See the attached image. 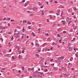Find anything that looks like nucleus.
<instances>
[{"instance_id": "f257e3e1", "label": "nucleus", "mask_w": 78, "mask_h": 78, "mask_svg": "<svg viewBox=\"0 0 78 78\" xmlns=\"http://www.w3.org/2000/svg\"><path fill=\"white\" fill-rule=\"evenodd\" d=\"M20 34L19 33V31H17L16 33H15L14 36H15V35H16V34Z\"/></svg>"}, {"instance_id": "f03ea898", "label": "nucleus", "mask_w": 78, "mask_h": 78, "mask_svg": "<svg viewBox=\"0 0 78 78\" xmlns=\"http://www.w3.org/2000/svg\"><path fill=\"white\" fill-rule=\"evenodd\" d=\"M62 22H63V25H65L66 24V21H62Z\"/></svg>"}, {"instance_id": "7ed1b4c3", "label": "nucleus", "mask_w": 78, "mask_h": 78, "mask_svg": "<svg viewBox=\"0 0 78 78\" xmlns=\"http://www.w3.org/2000/svg\"><path fill=\"white\" fill-rule=\"evenodd\" d=\"M19 35H20V34H16V37L17 38L19 37Z\"/></svg>"}, {"instance_id": "20e7f679", "label": "nucleus", "mask_w": 78, "mask_h": 78, "mask_svg": "<svg viewBox=\"0 0 78 78\" xmlns=\"http://www.w3.org/2000/svg\"><path fill=\"white\" fill-rule=\"evenodd\" d=\"M38 72L39 73H40V72H37V71H35V72H34V73H35V74H36L37 75V73H38Z\"/></svg>"}, {"instance_id": "39448f33", "label": "nucleus", "mask_w": 78, "mask_h": 78, "mask_svg": "<svg viewBox=\"0 0 78 78\" xmlns=\"http://www.w3.org/2000/svg\"><path fill=\"white\" fill-rule=\"evenodd\" d=\"M60 39H61L59 40V42H60V43H61V41H62V37L60 38Z\"/></svg>"}, {"instance_id": "423d86ee", "label": "nucleus", "mask_w": 78, "mask_h": 78, "mask_svg": "<svg viewBox=\"0 0 78 78\" xmlns=\"http://www.w3.org/2000/svg\"><path fill=\"white\" fill-rule=\"evenodd\" d=\"M10 55V54H6L5 56H9V55Z\"/></svg>"}, {"instance_id": "0eeeda50", "label": "nucleus", "mask_w": 78, "mask_h": 78, "mask_svg": "<svg viewBox=\"0 0 78 78\" xmlns=\"http://www.w3.org/2000/svg\"><path fill=\"white\" fill-rule=\"evenodd\" d=\"M61 11L60 10V9H58V10H57V12H58V13H59Z\"/></svg>"}, {"instance_id": "6e6552de", "label": "nucleus", "mask_w": 78, "mask_h": 78, "mask_svg": "<svg viewBox=\"0 0 78 78\" xmlns=\"http://www.w3.org/2000/svg\"><path fill=\"white\" fill-rule=\"evenodd\" d=\"M70 32H73V29H71L70 30Z\"/></svg>"}, {"instance_id": "1a4fd4ad", "label": "nucleus", "mask_w": 78, "mask_h": 78, "mask_svg": "<svg viewBox=\"0 0 78 78\" xmlns=\"http://www.w3.org/2000/svg\"><path fill=\"white\" fill-rule=\"evenodd\" d=\"M74 11H76V8L75 7H74Z\"/></svg>"}, {"instance_id": "9d476101", "label": "nucleus", "mask_w": 78, "mask_h": 78, "mask_svg": "<svg viewBox=\"0 0 78 78\" xmlns=\"http://www.w3.org/2000/svg\"><path fill=\"white\" fill-rule=\"evenodd\" d=\"M72 23V21H69L68 23V25H69V24H70V23Z\"/></svg>"}, {"instance_id": "9b49d317", "label": "nucleus", "mask_w": 78, "mask_h": 78, "mask_svg": "<svg viewBox=\"0 0 78 78\" xmlns=\"http://www.w3.org/2000/svg\"><path fill=\"white\" fill-rule=\"evenodd\" d=\"M36 75H37V74L35 73H34V74L33 75L34 76H36Z\"/></svg>"}, {"instance_id": "f8f14e48", "label": "nucleus", "mask_w": 78, "mask_h": 78, "mask_svg": "<svg viewBox=\"0 0 78 78\" xmlns=\"http://www.w3.org/2000/svg\"><path fill=\"white\" fill-rule=\"evenodd\" d=\"M73 29H74V30H76V28H75V26L73 27Z\"/></svg>"}, {"instance_id": "ddd939ff", "label": "nucleus", "mask_w": 78, "mask_h": 78, "mask_svg": "<svg viewBox=\"0 0 78 78\" xmlns=\"http://www.w3.org/2000/svg\"><path fill=\"white\" fill-rule=\"evenodd\" d=\"M36 56H37V57H39V54H36Z\"/></svg>"}, {"instance_id": "4468645a", "label": "nucleus", "mask_w": 78, "mask_h": 78, "mask_svg": "<svg viewBox=\"0 0 78 78\" xmlns=\"http://www.w3.org/2000/svg\"><path fill=\"white\" fill-rule=\"evenodd\" d=\"M34 9L35 10V9H37V7H34Z\"/></svg>"}, {"instance_id": "2eb2a0df", "label": "nucleus", "mask_w": 78, "mask_h": 78, "mask_svg": "<svg viewBox=\"0 0 78 78\" xmlns=\"http://www.w3.org/2000/svg\"><path fill=\"white\" fill-rule=\"evenodd\" d=\"M60 58L62 59H63L64 58V57H60Z\"/></svg>"}, {"instance_id": "dca6fc26", "label": "nucleus", "mask_w": 78, "mask_h": 78, "mask_svg": "<svg viewBox=\"0 0 78 78\" xmlns=\"http://www.w3.org/2000/svg\"><path fill=\"white\" fill-rule=\"evenodd\" d=\"M3 11L4 12H5V13H6V11H5V10H3Z\"/></svg>"}, {"instance_id": "f3484780", "label": "nucleus", "mask_w": 78, "mask_h": 78, "mask_svg": "<svg viewBox=\"0 0 78 78\" xmlns=\"http://www.w3.org/2000/svg\"><path fill=\"white\" fill-rule=\"evenodd\" d=\"M74 51H76V48H74Z\"/></svg>"}, {"instance_id": "a211bd4d", "label": "nucleus", "mask_w": 78, "mask_h": 78, "mask_svg": "<svg viewBox=\"0 0 78 78\" xmlns=\"http://www.w3.org/2000/svg\"><path fill=\"white\" fill-rule=\"evenodd\" d=\"M22 69L23 70H24V67L22 66Z\"/></svg>"}, {"instance_id": "6ab92c4d", "label": "nucleus", "mask_w": 78, "mask_h": 78, "mask_svg": "<svg viewBox=\"0 0 78 78\" xmlns=\"http://www.w3.org/2000/svg\"><path fill=\"white\" fill-rule=\"evenodd\" d=\"M12 58L13 59H15V58L14 57V56H12Z\"/></svg>"}, {"instance_id": "aec40b11", "label": "nucleus", "mask_w": 78, "mask_h": 78, "mask_svg": "<svg viewBox=\"0 0 78 78\" xmlns=\"http://www.w3.org/2000/svg\"><path fill=\"white\" fill-rule=\"evenodd\" d=\"M59 61H60V62L58 63V65H60V63H61V60H59Z\"/></svg>"}, {"instance_id": "412c9836", "label": "nucleus", "mask_w": 78, "mask_h": 78, "mask_svg": "<svg viewBox=\"0 0 78 78\" xmlns=\"http://www.w3.org/2000/svg\"><path fill=\"white\" fill-rule=\"evenodd\" d=\"M28 24H29L30 25H31V23H30V22L28 21Z\"/></svg>"}, {"instance_id": "4be33fe9", "label": "nucleus", "mask_w": 78, "mask_h": 78, "mask_svg": "<svg viewBox=\"0 0 78 78\" xmlns=\"http://www.w3.org/2000/svg\"><path fill=\"white\" fill-rule=\"evenodd\" d=\"M57 36L58 37H61V35H59V34H57Z\"/></svg>"}, {"instance_id": "5701e85b", "label": "nucleus", "mask_w": 78, "mask_h": 78, "mask_svg": "<svg viewBox=\"0 0 78 78\" xmlns=\"http://www.w3.org/2000/svg\"><path fill=\"white\" fill-rule=\"evenodd\" d=\"M2 40V41H3V38H2V37H1L0 39V40Z\"/></svg>"}, {"instance_id": "b1692460", "label": "nucleus", "mask_w": 78, "mask_h": 78, "mask_svg": "<svg viewBox=\"0 0 78 78\" xmlns=\"http://www.w3.org/2000/svg\"><path fill=\"white\" fill-rule=\"evenodd\" d=\"M39 5L40 6H42V4H41V3H39Z\"/></svg>"}, {"instance_id": "393cba45", "label": "nucleus", "mask_w": 78, "mask_h": 78, "mask_svg": "<svg viewBox=\"0 0 78 78\" xmlns=\"http://www.w3.org/2000/svg\"><path fill=\"white\" fill-rule=\"evenodd\" d=\"M76 56L77 57V58H78V55L77 54H75Z\"/></svg>"}, {"instance_id": "a878e982", "label": "nucleus", "mask_w": 78, "mask_h": 78, "mask_svg": "<svg viewBox=\"0 0 78 78\" xmlns=\"http://www.w3.org/2000/svg\"><path fill=\"white\" fill-rule=\"evenodd\" d=\"M63 33H67V32H66V31H63Z\"/></svg>"}, {"instance_id": "bb28decb", "label": "nucleus", "mask_w": 78, "mask_h": 78, "mask_svg": "<svg viewBox=\"0 0 78 78\" xmlns=\"http://www.w3.org/2000/svg\"><path fill=\"white\" fill-rule=\"evenodd\" d=\"M43 7H44V5H42L41 7V9L43 8Z\"/></svg>"}, {"instance_id": "cd10ccee", "label": "nucleus", "mask_w": 78, "mask_h": 78, "mask_svg": "<svg viewBox=\"0 0 78 78\" xmlns=\"http://www.w3.org/2000/svg\"><path fill=\"white\" fill-rule=\"evenodd\" d=\"M38 30L39 32L40 31H41V28H39V29H38Z\"/></svg>"}, {"instance_id": "c85d7f7f", "label": "nucleus", "mask_w": 78, "mask_h": 78, "mask_svg": "<svg viewBox=\"0 0 78 78\" xmlns=\"http://www.w3.org/2000/svg\"><path fill=\"white\" fill-rule=\"evenodd\" d=\"M53 59H52L50 60V61H51V62H52L53 61Z\"/></svg>"}, {"instance_id": "c756f323", "label": "nucleus", "mask_w": 78, "mask_h": 78, "mask_svg": "<svg viewBox=\"0 0 78 78\" xmlns=\"http://www.w3.org/2000/svg\"><path fill=\"white\" fill-rule=\"evenodd\" d=\"M68 65L69 66H70V65H72V63H69V64H68Z\"/></svg>"}, {"instance_id": "7c9ffc66", "label": "nucleus", "mask_w": 78, "mask_h": 78, "mask_svg": "<svg viewBox=\"0 0 78 78\" xmlns=\"http://www.w3.org/2000/svg\"><path fill=\"white\" fill-rule=\"evenodd\" d=\"M28 27L29 28V29L30 30V29H31V27H30V26H28Z\"/></svg>"}, {"instance_id": "2f4dec72", "label": "nucleus", "mask_w": 78, "mask_h": 78, "mask_svg": "<svg viewBox=\"0 0 78 78\" xmlns=\"http://www.w3.org/2000/svg\"><path fill=\"white\" fill-rule=\"evenodd\" d=\"M38 51H39V52H41V50H40L39 49H38Z\"/></svg>"}, {"instance_id": "473e14b6", "label": "nucleus", "mask_w": 78, "mask_h": 78, "mask_svg": "<svg viewBox=\"0 0 78 78\" xmlns=\"http://www.w3.org/2000/svg\"><path fill=\"white\" fill-rule=\"evenodd\" d=\"M33 14H32L31 15H30V16H33Z\"/></svg>"}, {"instance_id": "72a5a7b5", "label": "nucleus", "mask_w": 78, "mask_h": 78, "mask_svg": "<svg viewBox=\"0 0 78 78\" xmlns=\"http://www.w3.org/2000/svg\"><path fill=\"white\" fill-rule=\"evenodd\" d=\"M55 3H58V2L56 1H55Z\"/></svg>"}, {"instance_id": "f704fd0d", "label": "nucleus", "mask_w": 78, "mask_h": 78, "mask_svg": "<svg viewBox=\"0 0 78 78\" xmlns=\"http://www.w3.org/2000/svg\"><path fill=\"white\" fill-rule=\"evenodd\" d=\"M50 40V37H48L47 39V41H48V40Z\"/></svg>"}, {"instance_id": "c9c22d12", "label": "nucleus", "mask_w": 78, "mask_h": 78, "mask_svg": "<svg viewBox=\"0 0 78 78\" xmlns=\"http://www.w3.org/2000/svg\"><path fill=\"white\" fill-rule=\"evenodd\" d=\"M25 0H23V1H22V2L23 3H24V2H25Z\"/></svg>"}, {"instance_id": "e433bc0d", "label": "nucleus", "mask_w": 78, "mask_h": 78, "mask_svg": "<svg viewBox=\"0 0 78 78\" xmlns=\"http://www.w3.org/2000/svg\"><path fill=\"white\" fill-rule=\"evenodd\" d=\"M53 11H50V13H51V12H53Z\"/></svg>"}, {"instance_id": "4c0bfd02", "label": "nucleus", "mask_w": 78, "mask_h": 78, "mask_svg": "<svg viewBox=\"0 0 78 78\" xmlns=\"http://www.w3.org/2000/svg\"><path fill=\"white\" fill-rule=\"evenodd\" d=\"M19 73H21V71L20 70H19L18 71Z\"/></svg>"}, {"instance_id": "58836bf2", "label": "nucleus", "mask_w": 78, "mask_h": 78, "mask_svg": "<svg viewBox=\"0 0 78 78\" xmlns=\"http://www.w3.org/2000/svg\"><path fill=\"white\" fill-rule=\"evenodd\" d=\"M45 72H47V69H45L44 70Z\"/></svg>"}, {"instance_id": "ea45409f", "label": "nucleus", "mask_w": 78, "mask_h": 78, "mask_svg": "<svg viewBox=\"0 0 78 78\" xmlns=\"http://www.w3.org/2000/svg\"><path fill=\"white\" fill-rule=\"evenodd\" d=\"M71 70H74V68H71Z\"/></svg>"}, {"instance_id": "a19ab883", "label": "nucleus", "mask_w": 78, "mask_h": 78, "mask_svg": "<svg viewBox=\"0 0 78 78\" xmlns=\"http://www.w3.org/2000/svg\"><path fill=\"white\" fill-rule=\"evenodd\" d=\"M2 70H5V68H2Z\"/></svg>"}, {"instance_id": "79ce46f5", "label": "nucleus", "mask_w": 78, "mask_h": 78, "mask_svg": "<svg viewBox=\"0 0 78 78\" xmlns=\"http://www.w3.org/2000/svg\"><path fill=\"white\" fill-rule=\"evenodd\" d=\"M52 44L54 45H55V42H53Z\"/></svg>"}, {"instance_id": "37998d69", "label": "nucleus", "mask_w": 78, "mask_h": 78, "mask_svg": "<svg viewBox=\"0 0 78 78\" xmlns=\"http://www.w3.org/2000/svg\"><path fill=\"white\" fill-rule=\"evenodd\" d=\"M42 16H43V15H44V12H43V11H42Z\"/></svg>"}, {"instance_id": "c03bdc74", "label": "nucleus", "mask_w": 78, "mask_h": 78, "mask_svg": "<svg viewBox=\"0 0 78 78\" xmlns=\"http://www.w3.org/2000/svg\"><path fill=\"white\" fill-rule=\"evenodd\" d=\"M0 33H3V30H1L0 32Z\"/></svg>"}, {"instance_id": "a18cd8bd", "label": "nucleus", "mask_w": 78, "mask_h": 78, "mask_svg": "<svg viewBox=\"0 0 78 78\" xmlns=\"http://www.w3.org/2000/svg\"><path fill=\"white\" fill-rule=\"evenodd\" d=\"M73 41H75V40H76V38H74L73 39Z\"/></svg>"}, {"instance_id": "49530a36", "label": "nucleus", "mask_w": 78, "mask_h": 78, "mask_svg": "<svg viewBox=\"0 0 78 78\" xmlns=\"http://www.w3.org/2000/svg\"><path fill=\"white\" fill-rule=\"evenodd\" d=\"M34 70V68H32V69H31V70Z\"/></svg>"}, {"instance_id": "de8ad7c7", "label": "nucleus", "mask_w": 78, "mask_h": 78, "mask_svg": "<svg viewBox=\"0 0 78 78\" xmlns=\"http://www.w3.org/2000/svg\"><path fill=\"white\" fill-rule=\"evenodd\" d=\"M28 2H27V3H26V6H27V5H28Z\"/></svg>"}, {"instance_id": "09e8293b", "label": "nucleus", "mask_w": 78, "mask_h": 78, "mask_svg": "<svg viewBox=\"0 0 78 78\" xmlns=\"http://www.w3.org/2000/svg\"><path fill=\"white\" fill-rule=\"evenodd\" d=\"M33 10L34 11H36V10H35L34 8H33Z\"/></svg>"}, {"instance_id": "8fccbe9b", "label": "nucleus", "mask_w": 78, "mask_h": 78, "mask_svg": "<svg viewBox=\"0 0 78 78\" xmlns=\"http://www.w3.org/2000/svg\"><path fill=\"white\" fill-rule=\"evenodd\" d=\"M45 34L47 35V36H48V33Z\"/></svg>"}, {"instance_id": "3c124183", "label": "nucleus", "mask_w": 78, "mask_h": 78, "mask_svg": "<svg viewBox=\"0 0 78 78\" xmlns=\"http://www.w3.org/2000/svg\"><path fill=\"white\" fill-rule=\"evenodd\" d=\"M69 51H71V50H70V48H69Z\"/></svg>"}, {"instance_id": "603ef678", "label": "nucleus", "mask_w": 78, "mask_h": 78, "mask_svg": "<svg viewBox=\"0 0 78 78\" xmlns=\"http://www.w3.org/2000/svg\"><path fill=\"white\" fill-rule=\"evenodd\" d=\"M54 64H55V63H53V64H51V65L52 66V65L53 66H54Z\"/></svg>"}, {"instance_id": "864d4df0", "label": "nucleus", "mask_w": 78, "mask_h": 78, "mask_svg": "<svg viewBox=\"0 0 78 78\" xmlns=\"http://www.w3.org/2000/svg\"><path fill=\"white\" fill-rule=\"evenodd\" d=\"M62 75H61L60 76V78L62 77Z\"/></svg>"}, {"instance_id": "5fc2aeb1", "label": "nucleus", "mask_w": 78, "mask_h": 78, "mask_svg": "<svg viewBox=\"0 0 78 78\" xmlns=\"http://www.w3.org/2000/svg\"><path fill=\"white\" fill-rule=\"evenodd\" d=\"M21 52L20 51V52L19 53V54L20 55V54H21Z\"/></svg>"}, {"instance_id": "6e6d98bb", "label": "nucleus", "mask_w": 78, "mask_h": 78, "mask_svg": "<svg viewBox=\"0 0 78 78\" xmlns=\"http://www.w3.org/2000/svg\"><path fill=\"white\" fill-rule=\"evenodd\" d=\"M3 23H6V21H5L3 22Z\"/></svg>"}, {"instance_id": "4d7b16f0", "label": "nucleus", "mask_w": 78, "mask_h": 78, "mask_svg": "<svg viewBox=\"0 0 78 78\" xmlns=\"http://www.w3.org/2000/svg\"><path fill=\"white\" fill-rule=\"evenodd\" d=\"M40 25H41L40 24H39V27H41V26Z\"/></svg>"}, {"instance_id": "13d9d810", "label": "nucleus", "mask_w": 78, "mask_h": 78, "mask_svg": "<svg viewBox=\"0 0 78 78\" xmlns=\"http://www.w3.org/2000/svg\"><path fill=\"white\" fill-rule=\"evenodd\" d=\"M44 64H45V65H46L47 64V62H45Z\"/></svg>"}, {"instance_id": "bf43d9fd", "label": "nucleus", "mask_w": 78, "mask_h": 78, "mask_svg": "<svg viewBox=\"0 0 78 78\" xmlns=\"http://www.w3.org/2000/svg\"><path fill=\"white\" fill-rule=\"evenodd\" d=\"M56 15H57V16H59V14L58 13H56Z\"/></svg>"}, {"instance_id": "052dcab7", "label": "nucleus", "mask_w": 78, "mask_h": 78, "mask_svg": "<svg viewBox=\"0 0 78 78\" xmlns=\"http://www.w3.org/2000/svg\"><path fill=\"white\" fill-rule=\"evenodd\" d=\"M11 26V24H8V26Z\"/></svg>"}, {"instance_id": "680f3d73", "label": "nucleus", "mask_w": 78, "mask_h": 78, "mask_svg": "<svg viewBox=\"0 0 78 78\" xmlns=\"http://www.w3.org/2000/svg\"><path fill=\"white\" fill-rule=\"evenodd\" d=\"M47 20L48 21H47L48 22H49V19H48Z\"/></svg>"}, {"instance_id": "e2e57ef3", "label": "nucleus", "mask_w": 78, "mask_h": 78, "mask_svg": "<svg viewBox=\"0 0 78 78\" xmlns=\"http://www.w3.org/2000/svg\"><path fill=\"white\" fill-rule=\"evenodd\" d=\"M64 75L65 76H67V75L66 74H64Z\"/></svg>"}, {"instance_id": "0e129e2a", "label": "nucleus", "mask_w": 78, "mask_h": 78, "mask_svg": "<svg viewBox=\"0 0 78 78\" xmlns=\"http://www.w3.org/2000/svg\"><path fill=\"white\" fill-rule=\"evenodd\" d=\"M33 36L34 37V36H35V34H33Z\"/></svg>"}, {"instance_id": "69168bd1", "label": "nucleus", "mask_w": 78, "mask_h": 78, "mask_svg": "<svg viewBox=\"0 0 78 78\" xmlns=\"http://www.w3.org/2000/svg\"><path fill=\"white\" fill-rule=\"evenodd\" d=\"M2 26H0V29H2Z\"/></svg>"}, {"instance_id": "338daca9", "label": "nucleus", "mask_w": 78, "mask_h": 78, "mask_svg": "<svg viewBox=\"0 0 78 78\" xmlns=\"http://www.w3.org/2000/svg\"><path fill=\"white\" fill-rule=\"evenodd\" d=\"M11 49H10L9 51V52H11Z\"/></svg>"}, {"instance_id": "774afa93", "label": "nucleus", "mask_w": 78, "mask_h": 78, "mask_svg": "<svg viewBox=\"0 0 78 78\" xmlns=\"http://www.w3.org/2000/svg\"><path fill=\"white\" fill-rule=\"evenodd\" d=\"M47 5H48V2H47Z\"/></svg>"}]
</instances>
